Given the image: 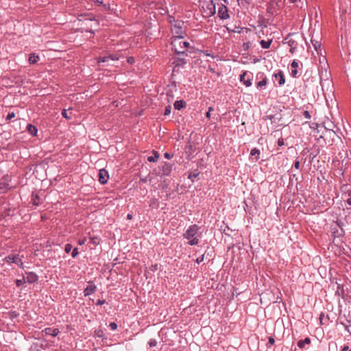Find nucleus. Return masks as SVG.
<instances>
[{
    "instance_id": "1",
    "label": "nucleus",
    "mask_w": 351,
    "mask_h": 351,
    "mask_svg": "<svg viewBox=\"0 0 351 351\" xmlns=\"http://www.w3.org/2000/svg\"><path fill=\"white\" fill-rule=\"evenodd\" d=\"M77 15V20L73 21H71V23H75L77 21L82 23V27L80 29H84L86 32H93V29H96L98 27V22L94 19V16L90 14H76Z\"/></svg>"
},
{
    "instance_id": "2",
    "label": "nucleus",
    "mask_w": 351,
    "mask_h": 351,
    "mask_svg": "<svg viewBox=\"0 0 351 351\" xmlns=\"http://www.w3.org/2000/svg\"><path fill=\"white\" fill-rule=\"evenodd\" d=\"M199 227L194 224L187 229L186 232L184 234V237L189 240V243L191 245H197L199 242V239L195 235L197 234Z\"/></svg>"
},
{
    "instance_id": "3",
    "label": "nucleus",
    "mask_w": 351,
    "mask_h": 351,
    "mask_svg": "<svg viewBox=\"0 0 351 351\" xmlns=\"http://www.w3.org/2000/svg\"><path fill=\"white\" fill-rule=\"evenodd\" d=\"M183 38H175L171 45L176 53H184L189 47V43L184 41Z\"/></svg>"
},
{
    "instance_id": "4",
    "label": "nucleus",
    "mask_w": 351,
    "mask_h": 351,
    "mask_svg": "<svg viewBox=\"0 0 351 351\" xmlns=\"http://www.w3.org/2000/svg\"><path fill=\"white\" fill-rule=\"evenodd\" d=\"M23 256H20L19 254H11L5 256L3 261V262L10 265L12 263L16 264L20 268L24 269V264L23 263Z\"/></svg>"
},
{
    "instance_id": "5",
    "label": "nucleus",
    "mask_w": 351,
    "mask_h": 351,
    "mask_svg": "<svg viewBox=\"0 0 351 351\" xmlns=\"http://www.w3.org/2000/svg\"><path fill=\"white\" fill-rule=\"evenodd\" d=\"M184 23L182 21H175L171 25V31L175 38H183L184 30L183 29Z\"/></svg>"
},
{
    "instance_id": "6",
    "label": "nucleus",
    "mask_w": 351,
    "mask_h": 351,
    "mask_svg": "<svg viewBox=\"0 0 351 351\" xmlns=\"http://www.w3.org/2000/svg\"><path fill=\"white\" fill-rule=\"evenodd\" d=\"M10 177L8 175L3 176L0 180V195L5 193L10 189Z\"/></svg>"
},
{
    "instance_id": "7",
    "label": "nucleus",
    "mask_w": 351,
    "mask_h": 351,
    "mask_svg": "<svg viewBox=\"0 0 351 351\" xmlns=\"http://www.w3.org/2000/svg\"><path fill=\"white\" fill-rule=\"evenodd\" d=\"M172 170V166L167 163L164 162L162 165V167L160 169V171L158 172V175L160 176H169Z\"/></svg>"
},
{
    "instance_id": "8",
    "label": "nucleus",
    "mask_w": 351,
    "mask_h": 351,
    "mask_svg": "<svg viewBox=\"0 0 351 351\" xmlns=\"http://www.w3.org/2000/svg\"><path fill=\"white\" fill-rule=\"evenodd\" d=\"M25 282L29 284H33L38 280V276L33 271H25Z\"/></svg>"
},
{
    "instance_id": "9",
    "label": "nucleus",
    "mask_w": 351,
    "mask_h": 351,
    "mask_svg": "<svg viewBox=\"0 0 351 351\" xmlns=\"http://www.w3.org/2000/svg\"><path fill=\"white\" fill-rule=\"evenodd\" d=\"M109 178L108 173V171L104 169H100L99 171V181L101 184H106Z\"/></svg>"
},
{
    "instance_id": "10",
    "label": "nucleus",
    "mask_w": 351,
    "mask_h": 351,
    "mask_svg": "<svg viewBox=\"0 0 351 351\" xmlns=\"http://www.w3.org/2000/svg\"><path fill=\"white\" fill-rule=\"evenodd\" d=\"M218 14L221 19H227L230 16L226 6L223 5L219 6L218 10Z\"/></svg>"
},
{
    "instance_id": "11",
    "label": "nucleus",
    "mask_w": 351,
    "mask_h": 351,
    "mask_svg": "<svg viewBox=\"0 0 351 351\" xmlns=\"http://www.w3.org/2000/svg\"><path fill=\"white\" fill-rule=\"evenodd\" d=\"M31 201H32V204L34 206H38L41 203L40 197L38 195V194L36 192H33L32 193V200Z\"/></svg>"
},
{
    "instance_id": "12",
    "label": "nucleus",
    "mask_w": 351,
    "mask_h": 351,
    "mask_svg": "<svg viewBox=\"0 0 351 351\" xmlns=\"http://www.w3.org/2000/svg\"><path fill=\"white\" fill-rule=\"evenodd\" d=\"M40 58L38 55L35 53H31L28 58V62L29 64H34L39 60Z\"/></svg>"
},
{
    "instance_id": "13",
    "label": "nucleus",
    "mask_w": 351,
    "mask_h": 351,
    "mask_svg": "<svg viewBox=\"0 0 351 351\" xmlns=\"http://www.w3.org/2000/svg\"><path fill=\"white\" fill-rule=\"evenodd\" d=\"M276 80H278L279 86H282L285 82V76L282 71H279L278 73L274 74V75Z\"/></svg>"
},
{
    "instance_id": "14",
    "label": "nucleus",
    "mask_w": 351,
    "mask_h": 351,
    "mask_svg": "<svg viewBox=\"0 0 351 351\" xmlns=\"http://www.w3.org/2000/svg\"><path fill=\"white\" fill-rule=\"evenodd\" d=\"M96 290V286L93 284H90L84 289V295L87 296L93 293Z\"/></svg>"
},
{
    "instance_id": "15",
    "label": "nucleus",
    "mask_w": 351,
    "mask_h": 351,
    "mask_svg": "<svg viewBox=\"0 0 351 351\" xmlns=\"http://www.w3.org/2000/svg\"><path fill=\"white\" fill-rule=\"evenodd\" d=\"M27 130L29 134H30L31 135L34 136H36L37 135L38 129L36 126L29 123L27 126Z\"/></svg>"
},
{
    "instance_id": "16",
    "label": "nucleus",
    "mask_w": 351,
    "mask_h": 351,
    "mask_svg": "<svg viewBox=\"0 0 351 351\" xmlns=\"http://www.w3.org/2000/svg\"><path fill=\"white\" fill-rule=\"evenodd\" d=\"M45 333L52 337H56L59 333V330L58 328H45Z\"/></svg>"
},
{
    "instance_id": "17",
    "label": "nucleus",
    "mask_w": 351,
    "mask_h": 351,
    "mask_svg": "<svg viewBox=\"0 0 351 351\" xmlns=\"http://www.w3.org/2000/svg\"><path fill=\"white\" fill-rule=\"evenodd\" d=\"M247 75V73L245 72H244L242 75H241L240 76V80L241 82H242L246 86H250L252 83H251V80L250 78H247V79H245V77Z\"/></svg>"
},
{
    "instance_id": "18",
    "label": "nucleus",
    "mask_w": 351,
    "mask_h": 351,
    "mask_svg": "<svg viewBox=\"0 0 351 351\" xmlns=\"http://www.w3.org/2000/svg\"><path fill=\"white\" fill-rule=\"evenodd\" d=\"M186 106V102L184 100H178L176 101L174 103V108L176 110H181L182 108H185Z\"/></svg>"
},
{
    "instance_id": "19",
    "label": "nucleus",
    "mask_w": 351,
    "mask_h": 351,
    "mask_svg": "<svg viewBox=\"0 0 351 351\" xmlns=\"http://www.w3.org/2000/svg\"><path fill=\"white\" fill-rule=\"evenodd\" d=\"M159 154L156 152V151H153V155L152 156H150L147 158V160L149 162H156L158 160V159L159 158Z\"/></svg>"
},
{
    "instance_id": "20",
    "label": "nucleus",
    "mask_w": 351,
    "mask_h": 351,
    "mask_svg": "<svg viewBox=\"0 0 351 351\" xmlns=\"http://www.w3.org/2000/svg\"><path fill=\"white\" fill-rule=\"evenodd\" d=\"M311 342V339L308 337L305 338L304 340H300L298 342V346L300 348H303L304 347V344H310Z\"/></svg>"
},
{
    "instance_id": "21",
    "label": "nucleus",
    "mask_w": 351,
    "mask_h": 351,
    "mask_svg": "<svg viewBox=\"0 0 351 351\" xmlns=\"http://www.w3.org/2000/svg\"><path fill=\"white\" fill-rule=\"evenodd\" d=\"M208 9L210 10V13L211 15H213L216 12L215 10V3L213 1H210V3L208 5Z\"/></svg>"
},
{
    "instance_id": "22",
    "label": "nucleus",
    "mask_w": 351,
    "mask_h": 351,
    "mask_svg": "<svg viewBox=\"0 0 351 351\" xmlns=\"http://www.w3.org/2000/svg\"><path fill=\"white\" fill-rule=\"evenodd\" d=\"M250 155L252 156H255V160L257 161L259 159L260 151L256 148H254L250 152Z\"/></svg>"
},
{
    "instance_id": "23",
    "label": "nucleus",
    "mask_w": 351,
    "mask_h": 351,
    "mask_svg": "<svg viewBox=\"0 0 351 351\" xmlns=\"http://www.w3.org/2000/svg\"><path fill=\"white\" fill-rule=\"evenodd\" d=\"M19 316V313L16 311H11L8 312V317L11 319L17 318Z\"/></svg>"
},
{
    "instance_id": "24",
    "label": "nucleus",
    "mask_w": 351,
    "mask_h": 351,
    "mask_svg": "<svg viewBox=\"0 0 351 351\" xmlns=\"http://www.w3.org/2000/svg\"><path fill=\"white\" fill-rule=\"evenodd\" d=\"M267 82V79L266 77H264L261 81H260L257 83V88H261L263 86H266Z\"/></svg>"
},
{
    "instance_id": "25",
    "label": "nucleus",
    "mask_w": 351,
    "mask_h": 351,
    "mask_svg": "<svg viewBox=\"0 0 351 351\" xmlns=\"http://www.w3.org/2000/svg\"><path fill=\"white\" fill-rule=\"evenodd\" d=\"M271 42V40H269V41H265V40H261V46H262V47H263V48H264V49H268V48H269V47H270Z\"/></svg>"
},
{
    "instance_id": "26",
    "label": "nucleus",
    "mask_w": 351,
    "mask_h": 351,
    "mask_svg": "<svg viewBox=\"0 0 351 351\" xmlns=\"http://www.w3.org/2000/svg\"><path fill=\"white\" fill-rule=\"evenodd\" d=\"M15 117H16V114L14 112H9L5 117V121H10Z\"/></svg>"
},
{
    "instance_id": "27",
    "label": "nucleus",
    "mask_w": 351,
    "mask_h": 351,
    "mask_svg": "<svg viewBox=\"0 0 351 351\" xmlns=\"http://www.w3.org/2000/svg\"><path fill=\"white\" fill-rule=\"evenodd\" d=\"M24 282H25V277L23 276L22 279H16L15 280V284L17 287H21Z\"/></svg>"
},
{
    "instance_id": "28",
    "label": "nucleus",
    "mask_w": 351,
    "mask_h": 351,
    "mask_svg": "<svg viewBox=\"0 0 351 351\" xmlns=\"http://www.w3.org/2000/svg\"><path fill=\"white\" fill-rule=\"evenodd\" d=\"M109 60H113V59L110 56H106V57H103V58H99L97 59V62L99 63L106 62H108Z\"/></svg>"
},
{
    "instance_id": "29",
    "label": "nucleus",
    "mask_w": 351,
    "mask_h": 351,
    "mask_svg": "<svg viewBox=\"0 0 351 351\" xmlns=\"http://www.w3.org/2000/svg\"><path fill=\"white\" fill-rule=\"evenodd\" d=\"M311 43L313 44V45L314 46L316 51H317L318 48H320L321 44L319 43V41H317L315 40H311Z\"/></svg>"
},
{
    "instance_id": "30",
    "label": "nucleus",
    "mask_w": 351,
    "mask_h": 351,
    "mask_svg": "<svg viewBox=\"0 0 351 351\" xmlns=\"http://www.w3.org/2000/svg\"><path fill=\"white\" fill-rule=\"evenodd\" d=\"M171 108L170 106H167L165 108V110L164 114L165 115H169L171 113Z\"/></svg>"
},
{
    "instance_id": "31",
    "label": "nucleus",
    "mask_w": 351,
    "mask_h": 351,
    "mask_svg": "<svg viewBox=\"0 0 351 351\" xmlns=\"http://www.w3.org/2000/svg\"><path fill=\"white\" fill-rule=\"evenodd\" d=\"M78 254V250H77V248L75 247L73 250V252L71 253V255L73 258L76 257Z\"/></svg>"
},
{
    "instance_id": "32",
    "label": "nucleus",
    "mask_w": 351,
    "mask_h": 351,
    "mask_svg": "<svg viewBox=\"0 0 351 351\" xmlns=\"http://www.w3.org/2000/svg\"><path fill=\"white\" fill-rule=\"evenodd\" d=\"M213 110H214V109H213V107H209V108H208V112H206V117L207 118H210V112H211L212 111H213Z\"/></svg>"
},
{
    "instance_id": "33",
    "label": "nucleus",
    "mask_w": 351,
    "mask_h": 351,
    "mask_svg": "<svg viewBox=\"0 0 351 351\" xmlns=\"http://www.w3.org/2000/svg\"><path fill=\"white\" fill-rule=\"evenodd\" d=\"M204 255H202L200 256H199L197 259H196V262L197 263H202V261H204Z\"/></svg>"
},
{
    "instance_id": "34",
    "label": "nucleus",
    "mask_w": 351,
    "mask_h": 351,
    "mask_svg": "<svg viewBox=\"0 0 351 351\" xmlns=\"http://www.w3.org/2000/svg\"><path fill=\"white\" fill-rule=\"evenodd\" d=\"M109 326H110V328L112 330H115V329H117V324H116V323H114V322H112V323H110V325H109Z\"/></svg>"
},
{
    "instance_id": "35",
    "label": "nucleus",
    "mask_w": 351,
    "mask_h": 351,
    "mask_svg": "<svg viewBox=\"0 0 351 351\" xmlns=\"http://www.w3.org/2000/svg\"><path fill=\"white\" fill-rule=\"evenodd\" d=\"M291 66L292 68L296 69L298 66V63L295 60H293L291 62Z\"/></svg>"
},
{
    "instance_id": "36",
    "label": "nucleus",
    "mask_w": 351,
    "mask_h": 351,
    "mask_svg": "<svg viewBox=\"0 0 351 351\" xmlns=\"http://www.w3.org/2000/svg\"><path fill=\"white\" fill-rule=\"evenodd\" d=\"M300 166V161L296 160V161L295 162V163H294V167H295L296 169H299Z\"/></svg>"
},
{
    "instance_id": "37",
    "label": "nucleus",
    "mask_w": 351,
    "mask_h": 351,
    "mask_svg": "<svg viewBox=\"0 0 351 351\" xmlns=\"http://www.w3.org/2000/svg\"><path fill=\"white\" fill-rule=\"evenodd\" d=\"M304 115L305 118H306V119H310L311 118V115H310V113H309L308 111H306V110L304 111Z\"/></svg>"
},
{
    "instance_id": "38",
    "label": "nucleus",
    "mask_w": 351,
    "mask_h": 351,
    "mask_svg": "<svg viewBox=\"0 0 351 351\" xmlns=\"http://www.w3.org/2000/svg\"><path fill=\"white\" fill-rule=\"evenodd\" d=\"M275 343V340L273 337H270L269 338V342H268V344L269 345H273L274 343Z\"/></svg>"
},
{
    "instance_id": "39",
    "label": "nucleus",
    "mask_w": 351,
    "mask_h": 351,
    "mask_svg": "<svg viewBox=\"0 0 351 351\" xmlns=\"http://www.w3.org/2000/svg\"><path fill=\"white\" fill-rule=\"evenodd\" d=\"M149 346L151 347H154V346H156V340H151L149 341Z\"/></svg>"
},
{
    "instance_id": "40",
    "label": "nucleus",
    "mask_w": 351,
    "mask_h": 351,
    "mask_svg": "<svg viewBox=\"0 0 351 351\" xmlns=\"http://www.w3.org/2000/svg\"><path fill=\"white\" fill-rule=\"evenodd\" d=\"M278 144L279 146H282L284 145V140L283 138H279L278 141Z\"/></svg>"
},
{
    "instance_id": "41",
    "label": "nucleus",
    "mask_w": 351,
    "mask_h": 351,
    "mask_svg": "<svg viewBox=\"0 0 351 351\" xmlns=\"http://www.w3.org/2000/svg\"><path fill=\"white\" fill-rule=\"evenodd\" d=\"M164 156H165V158H166L167 159H170V158H171L172 155L170 154L169 153L166 152V153H165Z\"/></svg>"
},
{
    "instance_id": "42",
    "label": "nucleus",
    "mask_w": 351,
    "mask_h": 351,
    "mask_svg": "<svg viewBox=\"0 0 351 351\" xmlns=\"http://www.w3.org/2000/svg\"><path fill=\"white\" fill-rule=\"evenodd\" d=\"M61 114L63 118L66 119V108H63L61 111Z\"/></svg>"
},
{
    "instance_id": "43",
    "label": "nucleus",
    "mask_w": 351,
    "mask_h": 351,
    "mask_svg": "<svg viewBox=\"0 0 351 351\" xmlns=\"http://www.w3.org/2000/svg\"><path fill=\"white\" fill-rule=\"evenodd\" d=\"M297 73L298 71L295 69L291 71V75L294 77H296Z\"/></svg>"
},
{
    "instance_id": "44",
    "label": "nucleus",
    "mask_w": 351,
    "mask_h": 351,
    "mask_svg": "<svg viewBox=\"0 0 351 351\" xmlns=\"http://www.w3.org/2000/svg\"><path fill=\"white\" fill-rule=\"evenodd\" d=\"M104 303H105V300H99L97 302V305H101V304H104Z\"/></svg>"
},
{
    "instance_id": "45",
    "label": "nucleus",
    "mask_w": 351,
    "mask_h": 351,
    "mask_svg": "<svg viewBox=\"0 0 351 351\" xmlns=\"http://www.w3.org/2000/svg\"><path fill=\"white\" fill-rule=\"evenodd\" d=\"M290 47H291L290 52H291V53H294V51H295V47H293V46H292L291 45H290Z\"/></svg>"
},
{
    "instance_id": "46",
    "label": "nucleus",
    "mask_w": 351,
    "mask_h": 351,
    "mask_svg": "<svg viewBox=\"0 0 351 351\" xmlns=\"http://www.w3.org/2000/svg\"><path fill=\"white\" fill-rule=\"evenodd\" d=\"M243 47L245 49H247L249 47H250V44L249 43H244L243 44Z\"/></svg>"
},
{
    "instance_id": "47",
    "label": "nucleus",
    "mask_w": 351,
    "mask_h": 351,
    "mask_svg": "<svg viewBox=\"0 0 351 351\" xmlns=\"http://www.w3.org/2000/svg\"><path fill=\"white\" fill-rule=\"evenodd\" d=\"M341 351H351V349H349L348 346H345Z\"/></svg>"
},
{
    "instance_id": "48",
    "label": "nucleus",
    "mask_w": 351,
    "mask_h": 351,
    "mask_svg": "<svg viewBox=\"0 0 351 351\" xmlns=\"http://www.w3.org/2000/svg\"><path fill=\"white\" fill-rule=\"evenodd\" d=\"M350 196H351V191H350V193L349 194ZM347 203L349 204V205H351V197L348 198L347 199Z\"/></svg>"
},
{
    "instance_id": "49",
    "label": "nucleus",
    "mask_w": 351,
    "mask_h": 351,
    "mask_svg": "<svg viewBox=\"0 0 351 351\" xmlns=\"http://www.w3.org/2000/svg\"><path fill=\"white\" fill-rule=\"evenodd\" d=\"M71 245L70 244H67V254L71 251Z\"/></svg>"
},
{
    "instance_id": "50",
    "label": "nucleus",
    "mask_w": 351,
    "mask_h": 351,
    "mask_svg": "<svg viewBox=\"0 0 351 351\" xmlns=\"http://www.w3.org/2000/svg\"><path fill=\"white\" fill-rule=\"evenodd\" d=\"M96 3H97L98 5H103V0H97V1H96Z\"/></svg>"
},
{
    "instance_id": "51",
    "label": "nucleus",
    "mask_w": 351,
    "mask_h": 351,
    "mask_svg": "<svg viewBox=\"0 0 351 351\" xmlns=\"http://www.w3.org/2000/svg\"><path fill=\"white\" fill-rule=\"evenodd\" d=\"M127 218H128V219H131L132 218V215H131V214H128V215H127Z\"/></svg>"
},
{
    "instance_id": "52",
    "label": "nucleus",
    "mask_w": 351,
    "mask_h": 351,
    "mask_svg": "<svg viewBox=\"0 0 351 351\" xmlns=\"http://www.w3.org/2000/svg\"><path fill=\"white\" fill-rule=\"evenodd\" d=\"M289 45H291L292 46H293L294 41L289 40Z\"/></svg>"
},
{
    "instance_id": "53",
    "label": "nucleus",
    "mask_w": 351,
    "mask_h": 351,
    "mask_svg": "<svg viewBox=\"0 0 351 351\" xmlns=\"http://www.w3.org/2000/svg\"><path fill=\"white\" fill-rule=\"evenodd\" d=\"M289 1L291 3H295L297 1V0H289Z\"/></svg>"
},
{
    "instance_id": "54",
    "label": "nucleus",
    "mask_w": 351,
    "mask_h": 351,
    "mask_svg": "<svg viewBox=\"0 0 351 351\" xmlns=\"http://www.w3.org/2000/svg\"><path fill=\"white\" fill-rule=\"evenodd\" d=\"M329 134H335V132H333V131H332V132H330H330H329Z\"/></svg>"
}]
</instances>
